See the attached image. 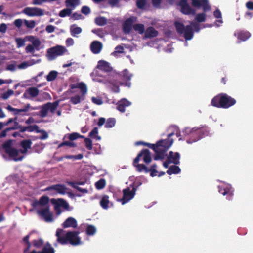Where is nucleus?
<instances>
[{
    "label": "nucleus",
    "instance_id": "39448f33",
    "mask_svg": "<svg viewBox=\"0 0 253 253\" xmlns=\"http://www.w3.org/2000/svg\"><path fill=\"white\" fill-rule=\"evenodd\" d=\"M173 135V132L169 134L167 139L160 140L156 144L143 142V145L148 146L154 150L155 153L154 156L155 160L164 159L166 152L173 143V139L171 138Z\"/></svg>",
    "mask_w": 253,
    "mask_h": 253
},
{
    "label": "nucleus",
    "instance_id": "c9c22d12",
    "mask_svg": "<svg viewBox=\"0 0 253 253\" xmlns=\"http://www.w3.org/2000/svg\"><path fill=\"white\" fill-rule=\"evenodd\" d=\"M58 76V72L56 71L52 70L47 75L46 79L48 82L55 80Z\"/></svg>",
    "mask_w": 253,
    "mask_h": 253
},
{
    "label": "nucleus",
    "instance_id": "473e14b6",
    "mask_svg": "<svg viewBox=\"0 0 253 253\" xmlns=\"http://www.w3.org/2000/svg\"><path fill=\"white\" fill-rule=\"evenodd\" d=\"M48 104H47V103L43 105L42 107H41V110L40 111V116L42 117V118H44L47 115V113L49 111V106H48Z\"/></svg>",
    "mask_w": 253,
    "mask_h": 253
},
{
    "label": "nucleus",
    "instance_id": "c756f323",
    "mask_svg": "<svg viewBox=\"0 0 253 253\" xmlns=\"http://www.w3.org/2000/svg\"><path fill=\"white\" fill-rule=\"evenodd\" d=\"M180 172V168L178 166H176V165L170 166L167 171V173L169 175H171L172 174H176L179 173Z\"/></svg>",
    "mask_w": 253,
    "mask_h": 253
},
{
    "label": "nucleus",
    "instance_id": "c03bdc74",
    "mask_svg": "<svg viewBox=\"0 0 253 253\" xmlns=\"http://www.w3.org/2000/svg\"><path fill=\"white\" fill-rule=\"evenodd\" d=\"M84 137V136L81 135L77 132H74V133L69 134L68 136V138L70 141H73V140H76L77 139L79 138H83Z\"/></svg>",
    "mask_w": 253,
    "mask_h": 253
},
{
    "label": "nucleus",
    "instance_id": "412c9836",
    "mask_svg": "<svg viewBox=\"0 0 253 253\" xmlns=\"http://www.w3.org/2000/svg\"><path fill=\"white\" fill-rule=\"evenodd\" d=\"M77 226L78 223L77 220L72 217H68L62 224V226L63 228H67L69 227L76 228Z\"/></svg>",
    "mask_w": 253,
    "mask_h": 253
},
{
    "label": "nucleus",
    "instance_id": "f257e3e1",
    "mask_svg": "<svg viewBox=\"0 0 253 253\" xmlns=\"http://www.w3.org/2000/svg\"><path fill=\"white\" fill-rule=\"evenodd\" d=\"M191 1V4L193 7L198 9L202 8L203 13H198L196 15L195 20L198 22H203L205 21L206 12L211 10V7L209 4L208 0H190ZM179 6L180 7L181 13L184 15H194L196 14V10L191 7L188 3V0H180L179 2Z\"/></svg>",
    "mask_w": 253,
    "mask_h": 253
},
{
    "label": "nucleus",
    "instance_id": "0e129e2a",
    "mask_svg": "<svg viewBox=\"0 0 253 253\" xmlns=\"http://www.w3.org/2000/svg\"><path fill=\"white\" fill-rule=\"evenodd\" d=\"M42 134V135L40 137V139L44 140L48 138V133L43 129L40 130V132Z\"/></svg>",
    "mask_w": 253,
    "mask_h": 253
},
{
    "label": "nucleus",
    "instance_id": "3c124183",
    "mask_svg": "<svg viewBox=\"0 0 253 253\" xmlns=\"http://www.w3.org/2000/svg\"><path fill=\"white\" fill-rule=\"evenodd\" d=\"M92 32L95 34L100 38H103L104 36V30L102 28H98L92 30Z\"/></svg>",
    "mask_w": 253,
    "mask_h": 253
},
{
    "label": "nucleus",
    "instance_id": "4468645a",
    "mask_svg": "<svg viewBox=\"0 0 253 253\" xmlns=\"http://www.w3.org/2000/svg\"><path fill=\"white\" fill-rule=\"evenodd\" d=\"M52 202L54 204V209L57 214H60L61 212L60 207H62L65 209L68 210L69 205L68 203L63 199H58L57 201L52 199Z\"/></svg>",
    "mask_w": 253,
    "mask_h": 253
},
{
    "label": "nucleus",
    "instance_id": "8fccbe9b",
    "mask_svg": "<svg viewBox=\"0 0 253 253\" xmlns=\"http://www.w3.org/2000/svg\"><path fill=\"white\" fill-rule=\"evenodd\" d=\"M74 25L71 27V32L73 36H75L77 34H79L82 32V29L79 27H74Z\"/></svg>",
    "mask_w": 253,
    "mask_h": 253
},
{
    "label": "nucleus",
    "instance_id": "7ed1b4c3",
    "mask_svg": "<svg viewBox=\"0 0 253 253\" xmlns=\"http://www.w3.org/2000/svg\"><path fill=\"white\" fill-rule=\"evenodd\" d=\"M142 156L143 160L145 163L149 164L151 162L152 158L150 151L147 149H144L140 152L137 157L134 159L133 162V166L137 168V170L139 172L144 171L146 173L150 172L151 177L157 176L158 171L156 169L157 166L156 164L152 165L149 169L144 164H138L140 158Z\"/></svg>",
    "mask_w": 253,
    "mask_h": 253
},
{
    "label": "nucleus",
    "instance_id": "49530a36",
    "mask_svg": "<svg viewBox=\"0 0 253 253\" xmlns=\"http://www.w3.org/2000/svg\"><path fill=\"white\" fill-rule=\"evenodd\" d=\"M27 131L32 132L35 131L37 133L40 132L39 127L37 125H33L27 126Z\"/></svg>",
    "mask_w": 253,
    "mask_h": 253
},
{
    "label": "nucleus",
    "instance_id": "f3484780",
    "mask_svg": "<svg viewBox=\"0 0 253 253\" xmlns=\"http://www.w3.org/2000/svg\"><path fill=\"white\" fill-rule=\"evenodd\" d=\"M219 192L223 195H227V198L231 200L234 195V190L231 185L218 186Z\"/></svg>",
    "mask_w": 253,
    "mask_h": 253
},
{
    "label": "nucleus",
    "instance_id": "5fc2aeb1",
    "mask_svg": "<svg viewBox=\"0 0 253 253\" xmlns=\"http://www.w3.org/2000/svg\"><path fill=\"white\" fill-rule=\"evenodd\" d=\"M70 102L74 105L77 104L81 102V97L79 95H76L72 97L70 99Z\"/></svg>",
    "mask_w": 253,
    "mask_h": 253
},
{
    "label": "nucleus",
    "instance_id": "f704fd0d",
    "mask_svg": "<svg viewBox=\"0 0 253 253\" xmlns=\"http://www.w3.org/2000/svg\"><path fill=\"white\" fill-rule=\"evenodd\" d=\"M95 23L98 26H103L107 24V20L105 17L100 16L95 19Z\"/></svg>",
    "mask_w": 253,
    "mask_h": 253
},
{
    "label": "nucleus",
    "instance_id": "4d7b16f0",
    "mask_svg": "<svg viewBox=\"0 0 253 253\" xmlns=\"http://www.w3.org/2000/svg\"><path fill=\"white\" fill-rule=\"evenodd\" d=\"M14 94V91L11 89H8L6 92L2 94V98L3 99H7L10 96Z\"/></svg>",
    "mask_w": 253,
    "mask_h": 253
},
{
    "label": "nucleus",
    "instance_id": "4c0bfd02",
    "mask_svg": "<svg viewBox=\"0 0 253 253\" xmlns=\"http://www.w3.org/2000/svg\"><path fill=\"white\" fill-rule=\"evenodd\" d=\"M96 232L95 227L92 225H87L86 229V234L88 236H92L95 234Z\"/></svg>",
    "mask_w": 253,
    "mask_h": 253
},
{
    "label": "nucleus",
    "instance_id": "6ab92c4d",
    "mask_svg": "<svg viewBox=\"0 0 253 253\" xmlns=\"http://www.w3.org/2000/svg\"><path fill=\"white\" fill-rule=\"evenodd\" d=\"M103 47L102 43L98 41H93L90 45V48L91 52L95 54L99 53Z\"/></svg>",
    "mask_w": 253,
    "mask_h": 253
},
{
    "label": "nucleus",
    "instance_id": "0eeeda50",
    "mask_svg": "<svg viewBox=\"0 0 253 253\" xmlns=\"http://www.w3.org/2000/svg\"><path fill=\"white\" fill-rule=\"evenodd\" d=\"M183 133L187 136L186 142L191 144L195 142L204 136L208 134V131L206 127H194L190 128H186L183 131Z\"/></svg>",
    "mask_w": 253,
    "mask_h": 253
},
{
    "label": "nucleus",
    "instance_id": "20e7f679",
    "mask_svg": "<svg viewBox=\"0 0 253 253\" xmlns=\"http://www.w3.org/2000/svg\"><path fill=\"white\" fill-rule=\"evenodd\" d=\"M80 232L78 231H69L65 233L63 229L58 228L56 232L57 237L56 242L54 243V247H57L58 243L64 245L70 244L72 246H78L82 243L81 238L79 236Z\"/></svg>",
    "mask_w": 253,
    "mask_h": 253
},
{
    "label": "nucleus",
    "instance_id": "a878e982",
    "mask_svg": "<svg viewBox=\"0 0 253 253\" xmlns=\"http://www.w3.org/2000/svg\"><path fill=\"white\" fill-rule=\"evenodd\" d=\"M85 182L84 181H80V182H68V185L72 186L73 188L77 189L78 191L83 193H87L88 192V190L85 188H82L78 186L79 185H84L85 184Z\"/></svg>",
    "mask_w": 253,
    "mask_h": 253
},
{
    "label": "nucleus",
    "instance_id": "e2e57ef3",
    "mask_svg": "<svg viewBox=\"0 0 253 253\" xmlns=\"http://www.w3.org/2000/svg\"><path fill=\"white\" fill-rule=\"evenodd\" d=\"M162 0H152L153 5L156 8H160Z\"/></svg>",
    "mask_w": 253,
    "mask_h": 253
},
{
    "label": "nucleus",
    "instance_id": "c85d7f7f",
    "mask_svg": "<svg viewBox=\"0 0 253 253\" xmlns=\"http://www.w3.org/2000/svg\"><path fill=\"white\" fill-rule=\"evenodd\" d=\"M69 87L70 89L80 88L83 93H86L87 91L86 86L85 84L84 83L71 84L70 85Z\"/></svg>",
    "mask_w": 253,
    "mask_h": 253
},
{
    "label": "nucleus",
    "instance_id": "7c9ffc66",
    "mask_svg": "<svg viewBox=\"0 0 253 253\" xmlns=\"http://www.w3.org/2000/svg\"><path fill=\"white\" fill-rule=\"evenodd\" d=\"M250 36V33L247 31H241L237 33V38L243 41H246Z\"/></svg>",
    "mask_w": 253,
    "mask_h": 253
},
{
    "label": "nucleus",
    "instance_id": "bf43d9fd",
    "mask_svg": "<svg viewBox=\"0 0 253 253\" xmlns=\"http://www.w3.org/2000/svg\"><path fill=\"white\" fill-rule=\"evenodd\" d=\"M26 53H30L33 54L35 52V48L31 44H28L25 48Z\"/></svg>",
    "mask_w": 253,
    "mask_h": 253
},
{
    "label": "nucleus",
    "instance_id": "13d9d810",
    "mask_svg": "<svg viewBox=\"0 0 253 253\" xmlns=\"http://www.w3.org/2000/svg\"><path fill=\"white\" fill-rule=\"evenodd\" d=\"M81 12L82 13L87 15L91 12L90 8L87 6H83L81 9Z\"/></svg>",
    "mask_w": 253,
    "mask_h": 253
},
{
    "label": "nucleus",
    "instance_id": "b1692460",
    "mask_svg": "<svg viewBox=\"0 0 253 253\" xmlns=\"http://www.w3.org/2000/svg\"><path fill=\"white\" fill-rule=\"evenodd\" d=\"M39 94V89L35 87H32L28 88L26 92L23 94V97L26 99H29L30 95L32 97H35Z\"/></svg>",
    "mask_w": 253,
    "mask_h": 253
},
{
    "label": "nucleus",
    "instance_id": "f03ea898",
    "mask_svg": "<svg viewBox=\"0 0 253 253\" xmlns=\"http://www.w3.org/2000/svg\"><path fill=\"white\" fill-rule=\"evenodd\" d=\"M32 142L30 139H26L21 141L20 143V146L22 148L19 150L12 148V140H8L2 144V148L4 152L7 154L10 158H12L15 161H21L24 156L18 157L19 153L23 154L27 153L28 149H31Z\"/></svg>",
    "mask_w": 253,
    "mask_h": 253
},
{
    "label": "nucleus",
    "instance_id": "9b49d317",
    "mask_svg": "<svg viewBox=\"0 0 253 253\" xmlns=\"http://www.w3.org/2000/svg\"><path fill=\"white\" fill-rule=\"evenodd\" d=\"M65 50L64 47L57 45L47 49V53L49 58L50 60H53L58 56L62 55L64 53Z\"/></svg>",
    "mask_w": 253,
    "mask_h": 253
},
{
    "label": "nucleus",
    "instance_id": "052dcab7",
    "mask_svg": "<svg viewBox=\"0 0 253 253\" xmlns=\"http://www.w3.org/2000/svg\"><path fill=\"white\" fill-rule=\"evenodd\" d=\"M23 20L21 19H17L14 20L13 23L15 26L18 28H20L23 24Z\"/></svg>",
    "mask_w": 253,
    "mask_h": 253
},
{
    "label": "nucleus",
    "instance_id": "603ef678",
    "mask_svg": "<svg viewBox=\"0 0 253 253\" xmlns=\"http://www.w3.org/2000/svg\"><path fill=\"white\" fill-rule=\"evenodd\" d=\"M79 0H66L65 1V4L66 6H72L75 7L76 5L78 4Z\"/></svg>",
    "mask_w": 253,
    "mask_h": 253
},
{
    "label": "nucleus",
    "instance_id": "9d476101",
    "mask_svg": "<svg viewBox=\"0 0 253 253\" xmlns=\"http://www.w3.org/2000/svg\"><path fill=\"white\" fill-rule=\"evenodd\" d=\"M37 213L46 222H50L53 220L52 214L50 211L49 206L37 209Z\"/></svg>",
    "mask_w": 253,
    "mask_h": 253
},
{
    "label": "nucleus",
    "instance_id": "6e6552de",
    "mask_svg": "<svg viewBox=\"0 0 253 253\" xmlns=\"http://www.w3.org/2000/svg\"><path fill=\"white\" fill-rule=\"evenodd\" d=\"M30 235H27L25 236L23 239V241L24 243L25 248L23 251V253H55V250L51 245L47 242L42 248L41 251H37L35 250H33L29 252V250L31 247V243L29 241Z\"/></svg>",
    "mask_w": 253,
    "mask_h": 253
},
{
    "label": "nucleus",
    "instance_id": "1a4fd4ad",
    "mask_svg": "<svg viewBox=\"0 0 253 253\" xmlns=\"http://www.w3.org/2000/svg\"><path fill=\"white\" fill-rule=\"evenodd\" d=\"M177 32L180 34H183V36L186 40H190L193 37V30L191 25H184L179 22L176 21L174 23Z\"/></svg>",
    "mask_w": 253,
    "mask_h": 253
},
{
    "label": "nucleus",
    "instance_id": "79ce46f5",
    "mask_svg": "<svg viewBox=\"0 0 253 253\" xmlns=\"http://www.w3.org/2000/svg\"><path fill=\"white\" fill-rule=\"evenodd\" d=\"M72 13V9L69 8H65L59 12V16L60 17H65L67 16H70Z\"/></svg>",
    "mask_w": 253,
    "mask_h": 253
},
{
    "label": "nucleus",
    "instance_id": "6e6d98bb",
    "mask_svg": "<svg viewBox=\"0 0 253 253\" xmlns=\"http://www.w3.org/2000/svg\"><path fill=\"white\" fill-rule=\"evenodd\" d=\"M84 142L85 143V147L88 150H91L92 149V142L90 138H85Z\"/></svg>",
    "mask_w": 253,
    "mask_h": 253
},
{
    "label": "nucleus",
    "instance_id": "69168bd1",
    "mask_svg": "<svg viewBox=\"0 0 253 253\" xmlns=\"http://www.w3.org/2000/svg\"><path fill=\"white\" fill-rule=\"evenodd\" d=\"M92 102L97 105H101L103 103V101L101 99L95 97H92L91 98Z\"/></svg>",
    "mask_w": 253,
    "mask_h": 253
},
{
    "label": "nucleus",
    "instance_id": "5701e85b",
    "mask_svg": "<svg viewBox=\"0 0 253 253\" xmlns=\"http://www.w3.org/2000/svg\"><path fill=\"white\" fill-rule=\"evenodd\" d=\"M180 155L178 152H173L170 151L167 158L170 161L171 163L174 165H178L180 163Z\"/></svg>",
    "mask_w": 253,
    "mask_h": 253
},
{
    "label": "nucleus",
    "instance_id": "f8f14e48",
    "mask_svg": "<svg viewBox=\"0 0 253 253\" xmlns=\"http://www.w3.org/2000/svg\"><path fill=\"white\" fill-rule=\"evenodd\" d=\"M22 13L29 17L41 16L44 15L42 9L38 7H25L22 11Z\"/></svg>",
    "mask_w": 253,
    "mask_h": 253
},
{
    "label": "nucleus",
    "instance_id": "ddd939ff",
    "mask_svg": "<svg viewBox=\"0 0 253 253\" xmlns=\"http://www.w3.org/2000/svg\"><path fill=\"white\" fill-rule=\"evenodd\" d=\"M135 193V188H132L131 190H130L129 187L123 189V198L120 199L122 204L124 205L131 200L134 197Z\"/></svg>",
    "mask_w": 253,
    "mask_h": 253
},
{
    "label": "nucleus",
    "instance_id": "e433bc0d",
    "mask_svg": "<svg viewBox=\"0 0 253 253\" xmlns=\"http://www.w3.org/2000/svg\"><path fill=\"white\" fill-rule=\"evenodd\" d=\"M133 28L135 31L140 34H143L145 31V27L143 24H135L133 25Z\"/></svg>",
    "mask_w": 253,
    "mask_h": 253
},
{
    "label": "nucleus",
    "instance_id": "dca6fc26",
    "mask_svg": "<svg viewBox=\"0 0 253 253\" xmlns=\"http://www.w3.org/2000/svg\"><path fill=\"white\" fill-rule=\"evenodd\" d=\"M49 198L46 196H42L39 200H35L32 205L35 209H41L45 206H49Z\"/></svg>",
    "mask_w": 253,
    "mask_h": 253
},
{
    "label": "nucleus",
    "instance_id": "774afa93",
    "mask_svg": "<svg viewBox=\"0 0 253 253\" xmlns=\"http://www.w3.org/2000/svg\"><path fill=\"white\" fill-rule=\"evenodd\" d=\"M55 29V26H54L52 25H49L46 27L45 30H46V32H48V33H51L54 31Z\"/></svg>",
    "mask_w": 253,
    "mask_h": 253
},
{
    "label": "nucleus",
    "instance_id": "a18cd8bd",
    "mask_svg": "<svg viewBox=\"0 0 253 253\" xmlns=\"http://www.w3.org/2000/svg\"><path fill=\"white\" fill-rule=\"evenodd\" d=\"M106 185V181L104 179H100L95 183V187L96 189L100 190L103 189Z\"/></svg>",
    "mask_w": 253,
    "mask_h": 253
},
{
    "label": "nucleus",
    "instance_id": "de8ad7c7",
    "mask_svg": "<svg viewBox=\"0 0 253 253\" xmlns=\"http://www.w3.org/2000/svg\"><path fill=\"white\" fill-rule=\"evenodd\" d=\"M146 3V0H136V6L139 9H144Z\"/></svg>",
    "mask_w": 253,
    "mask_h": 253
},
{
    "label": "nucleus",
    "instance_id": "423d86ee",
    "mask_svg": "<svg viewBox=\"0 0 253 253\" xmlns=\"http://www.w3.org/2000/svg\"><path fill=\"white\" fill-rule=\"evenodd\" d=\"M236 103L235 99L226 93H221L214 96L211 101V105L214 107L227 109Z\"/></svg>",
    "mask_w": 253,
    "mask_h": 253
},
{
    "label": "nucleus",
    "instance_id": "a211bd4d",
    "mask_svg": "<svg viewBox=\"0 0 253 253\" xmlns=\"http://www.w3.org/2000/svg\"><path fill=\"white\" fill-rule=\"evenodd\" d=\"M115 76L116 78L119 76L120 77L122 80L125 82V85L126 86H127L128 87L130 86L131 83L130 82V80H131L132 75L131 74L127 69L124 70L121 74L115 75Z\"/></svg>",
    "mask_w": 253,
    "mask_h": 253
},
{
    "label": "nucleus",
    "instance_id": "393cba45",
    "mask_svg": "<svg viewBox=\"0 0 253 253\" xmlns=\"http://www.w3.org/2000/svg\"><path fill=\"white\" fill-rule=\"evenodd\" d=\"M26 40L32 43V45L37 50H39V47L41 42L40 40L33 36H27L25 37Z\"/></svg>",
    "mask_w": 253,
    "mask_h": 253
},
{
    "label": "nucleus",
    "instance_id": "cd10ccee",
    "mask_svg": "<svg viewBox=\"0 0 253 253\" xmlns=\"http://www.w3.org/2000/svg\"><path fill=\"white\" fill-rule=\"evenodd\" d=\"M97 67L106 72H109L111 71L112 68L110 67L109 63L105 61L100 60L98 62Z\"/></svg>",
    "mask_w": 253,
    "mask_h": 253
},
{
    "label": "nucleus",
    "instance_id": "4be33fe9",
    "mask_svg": "<svg viewBox=\"0 0 253 253\" xmlns=\"http://www.w3.org/2000/svg\"><path fill=\"white\" fill-rule=\"evenodd\" d=\"M131 103L126 98H124L119 101L117 104V109L122 113L126 111V107L131 105Z\"/></svg>",
    "mask_w": 253,
    "mask_h": 253
},
{
    "label": "nucleus",
    "instance_id": "338daca9",
    "mask_svg": "<svg viewBox=\"0 0 253 253\" xmlns=\"http://www.w3.org/2000/svg\"><path fill=\"white\" fill-rule=\"evenodd\" d=\"M214 16L217 19H221L222 18V14L221 11L218 9H216L213 12Z\"/></svg>",
    "mask_w": 253,
    "mask_h": 253
},
{
    "label": "nucleus",
    "instance_id": "37998d69",
    "mask_svg": "<svg viewBox=\"0 0 253 253\" xmlns=\"http://www.w3.org/2000/svg\"><path fill=\"white\" fill-rule=\"evenodd\" d=\"M47 104L49 108V110H50L52 113H54L57 108L59 102L58 101H56L53 103L48 102L47 103Z\"/></svg>",
    "mask_w": 253,
    "mask_h": 253
},
{
    "label": "nucleus",
    "instance_id": "bb28decb",
    "mask_svg": "<svg viewBox=\"0 0 253 253\" xmlns=\"http://www.w3.org/2000/svg\"><path fill=\"white\" fill-rule=\"evenodd\" d=\"M158 35V32L153 27H148L145 32V37L147 38L156 37Z\"/></svg>",
    "mask_w": 253,
    "mask_h": 253
},
{
    "label": "nucleus",
    "instance_id": "72a5a7b5",
    "mask_svg": "<svg viewBox=\"0 0 253 253\" xmlns=\"http://www.w3.org/2000/svg\"><path fill=\"white\" fill-rule=\"evenodd\" d=\"M98 128L95 127L89 132V137L93 139H95L97 140H100L101 137L98 135Z\"/></svg>",
    "mask_w": 253,
    "mask_h": 253
},
{
    "label": "nucleus",
    "instance_id": "58836bf2",
    "mask_svg": "<svg viewBox=\"0 0 253 253\" xmlns=\"http://www.w3.org/2000/svg\"><path fill=\"white\" fill-rule=\"evenodd\" d=\"M32 245L34 247L40 249L43 246V241L42 239H35L32 241L31 245Z\"/></svg>",
    "mask_w": 253,
    "mask_h": 253
},
{
    "label": "nucleus",
    "instance_id": "680f3d73",
    "mask_svg": "<svg viewBox=\"0 0 253 253\" xmlns=\"http://www.w3.org/2000/svg\"><path fill=\"white\" fill-rule=\"evenodd\" d=\"M109 82L112 85V90L115 93H119L120 92L119 86L113 84V82L109 81Z\"/></svg>",
    "mask_w": 253,
    "mask_h": 253
},
{
    "label": "nucleus",
    "instance_id": "864d4df0",
    "mask_svg": "<svg viewBox=\"0 0 253 253\" xmlns=\"http://www.w3.org/2000/svg\"><path fill=\"white\" fill-rule=\"evenodd\" d=\"M64 146H67L70 147H75L77 145L74 142L70 141H64L59 145L58 147H61Z\"/></svg>",
    "mask_w": 253,
    "mask_h": 253
},
{
    "label": "nucleus",
    "instance_id": "a19ab883",
    "mask_svg": "<svg viewBox=\"0 0 253 253\" xmlns=\"http://www.w3.org/2000/svg\"><path fill=\"white\" fill-rule=\"evenodd\" d=\"M23 22L26 27L29 29H33L36 26V22L33 20H27L26 19L23 20Z\"/></svg>",
    "mask_w": 253,
    "mask_h": 253
},
{
    "label": "nucleus",
    "instance_id": "2eb2a0df",
    "mask_svg": "<svg viewBox=\"0 0 253 253\" xmlns=\"http://www.w3.org/2000/svg\"><path fill=\"white\" fill-rule=\"evenodd\" d=\"M137 21V17L130 16L127 18L123 23V30L126 34H129L133 27V24Z\"/></svg>",
    "mask_w": 253,
    "mask_h": 253
},
{
    "label": "nucleus",
    "instance_id": "2f4dec72",
    "mask_svg": "<svg viewBox=\"0 0 253 253\" xmlns=\"http://www.w3.org/2000/svg\"><path fill=\"white\" fill-rule=\"evenodd\" d=\"M109 203V196L106 195H104L102 197V198L100 201V206L104 209H107L109 207V206H108Z\"/></svg>",
    "mask_w": 253,
    "mask_h": 253
},
{
    "label": "nucleus",
    "instance_id": "aec40b11",
    "mask_svg": "<svg viewBox=\"0 0 253 253\" xmlns=\"http://www.w3.org/2000/svg\"><path fill=\"white\" fill-rule=\"evenodd\" d=\"M66 187L65 185L60 184L53 185L48 186L45 189V191L55 190L61 194H65L66 193Z\"/></svg>",
    "mask_w": 253,
    "mask_h": 253
},
{
    "label": "nucleus",
    "instance_id": "ea45409f",
    "mask_svg": "<svg viewBox=\"0 0 253 253\" xmlns=\"http://www.w3.org/2000/svg\"><path fill=\"white\" fill-rule=\"evenodd\" d=\"M115 119L113 118H110L107 120L105 124V127L107 128H112L115 125Z\"/></svg>",
    "mask_w": 253,
    "mask_h": 253
},
{
    "label": "nucleus",
    "instance_id": "09e8293b",
    "mask_svg": "<svg viewBox=\"0 0 253 253\" xmlns=\"http://www.w3.org/2000/svg\"><path fill=\"white\" fill-rule=\"evenodd\" d=\"M25 38L24 39L21 38H17L15 39V42L17 44V48H20L25 45Z\"/></svg>",
    "mask_w": 253,
    "mask_h": 253
}]
</instances>
